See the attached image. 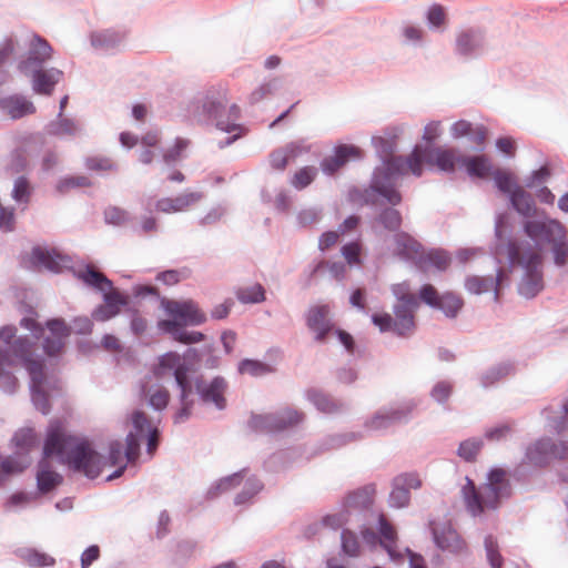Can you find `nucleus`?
<instances>
[{
  "label": "nucleus",
  "mask_w": 568,
  "mask_h": 568,
  "mask_svg": "<svg viewBox=\"0 0 568 568\" xmlns=\"http://www.w3.org/2000/svg\"><path fill=\"white\" fill-rule=\"evenodd\" d=\"M235 295L243 304L261 303L265 300V291L261 284H253L248 287H240L236 290Z\"/></svg>",
  "instance_id": "obj_39"
},
{
  "label": "nucleus",
  "mask_w": 568,
  "mask_h": 568,
  "mask_svg": "<svg viewBox=\"0 0 568 568\" xmlns=\"http://www.w3.org/2000/svg\"><path fill=\"white\" fill-rule=\"evenodd\" d=\"M378 531L381 535V546L387 551L390 559L400 561L404 559V554L397 545V531L395 527L387 520L384 514L378 517Z\"/></svg>",
  "instance_id": "obj_16"
},
{
  "label": "nucleus",
  "mask_w": 568,
  "mask_h": 568,
  "mask_svg": "<svg viewBox=\"0 0 568 568\" xmlns=\"http://www.w3.org/2000/svg\"><path fill=\"white\" fill-rule=\"evenodd\" d=\"M422 480L417 474H400L393 480V489L389 494V505L395 508H403L409 504L410 489H418Z\"/></svg>",
  "instance_id": "obj_11"
},
{
  "label": "nucleus",
  "mask_w": 568,
  "mask_h": 568,
  "mask_svg": "<svg viewBox=\"0 0 568 568\" xmlns=\"http://www.w3.org/2000/svg\"><path fill=\"white\" fill-rule=\"evenodd\" d=\"M30 72L32 73V88L39 94H51L54 85L62 78V71L53 68L48 70L41 69V67L33 68Z\"/></svg>",
  "instance_id": "obj_20"
},
{
  "label": "nucleus",
  "mask_w": 568,
  "mask_h": 568,
  "mask_svg": "<svg viewBox=\"0 0 568 568\" xmlns=\"http://www.w3.org/2000/svg\"><path fill=\"white\" fill-rule=\"evenodd\" d=\"M418 305L395 304L394 324L395 333L399 336H409L415 331V312Z\"/></svg>",
  "instance_id": "obj_19"
},
{
  "label": "nucleus",
  "mask_w": 568,
  "mask_h": 568,
  "mask_svg": "<svg viewBox=\"0 0 568 568\" xmlns=\"http://www.w3.org/2000/svg\"><path fill=\"white\" fill-rule=\"evenodd\" d=\"M510 494L507 473L504 469L495 468L488 475V480L480 488L467 478L463 487V495L468 511L473 516H479L486 510L498 508L500 500Z\"/></svg>",
  "instance_id": "obj_5"
},
{
  "label": "nucleus",
  "mask_w": 568,
  "mask_h": 568,
  "mask_svg": "<svg viewBox=\"0 0 568 568\" xmlns=\"http://www.w3.org/2000/svg\"><path fill=\"white\" fill-rule=\"evenodd\" d=\"M140 452V442L138 439V435L133 434V432H130L126 436V447L125 452L123 454L122 452V445L120 442H112L110 444V452H109V460L112 466H120L118 470H115L112 475L108 477V479L118 478L122 475L125 463L126 462H134Z\"/></svg>",
  "instance_id": "obj_10"
},
{
  "label": "nucleus",
  "mask_w": 568,
  "mask_h": 568,
  "mask_svg": "<svg viewBox=\"0 0 568 568\" xmlns=\"http://www.w3.org/2000/svg\"><path fill=\"white\" fill-rule=\"evenodd\" d=\"M494 180L497 185V187L504 192L511 195V192H514L515 187H518L515 184L514 178L510 173L497 170L494 173Z\"/></svg>",
  "instance_id": "obj_58"
},
{
  "label": "nucleus",
  "mask_w": 568,
  "mask_h": 568,
  "mask_svg": "<svg viewBox=\"0 0 568 568\" xmlns=\"http://www.w3.org/2000/svg\"><path fill=\"white\" fill-rule=\"evenodd\" d=\"M341 539H342V549L346 555H348L351 557H356L359 555L361 545H359L357 536L353 531L343 530Z\"/></svg>",
  "instance_id": "obj_55"
},
{
  "label": "nucleus",
  "mask_w": 568,
  "mask_h": 568,
  "mask_svg": "<svg viewBox=\"0 0 568 568\" xmlns=\"http://www.w3.org/2000/svg\"><path fill=\"white\" fill-rule=\"evenodd\" d=\"M37 481L41 493H49L61 484L62 476L52 470L45 460H42L39 465Z\"/></svg>",
  "instance_id": "obj_32"
},
{
  "label": "nucleus",
  "mask_w": 568,
  "mask_h": 568,
  "mask_svg": "<svg viewBox=\"0 0 568 568\" xmlns=\"http://www.w3.org/2000/svg\"><path fill=\"white\" fill-rule=\"evenodd\" d=\"M104 219L108 224L121 226L129 221V213L118 206H109L104 211Z\"/></svg>",
  "instance_id": "obj_57"
},
{
  "label": "nucleus",
  "mask_w": 568,
  "mask_h": 568,
  "mask_svg": "<svg viewBox=\"0 0 568 568\" xmlns=\"http://www.w3.org/2000/svg\"><path fill=\"white\" fill-rule=\"evenodd\" d=\"M308 397L323 413L332 414L339 409V404L337 402L321 392L311 390L308 392Z\"/></svg>",
  "instance_id": "obj_45"
},
{
  "label": "nucleus",
  "mask_w": 568,
  "mask_h": 568,
  "mask_svg": "<svg viewBox=\"0 0 568 568\" xmlns=\"http://www.w3.org/2000/svg\"><path fill=\"white\" fill-rule=\"evenodd\" d=\"M483 447L480 439H466L460 443L458 455L466 462H474Z\"/></svg>",
  "instance_id": "obj_50"
},
{
  "label": "nucleus",
  "mask_w": 568,
  "mask_h": 568,
  "mask_svg": "<svg viewBox=\"0 0 568 568\" xmlns=\"http://www.w3.org/2000/svg\"><path fill=\"white\" fill-rule=\"evenodd\" d=\"M374 223L386 231L394 232L402 226L403 217L398 210L386 207L378 213Z\"/></svg>",
  "instance_id": "obj_37"
},
{
  "label": "nucleus",
  "mask_w": 568,
  "mask_h": 568,
  "mask_svg": "<svg viewBox=\"0 0 568 568\" xmlns=\"http://www.w3.org/2000/svg\"><path fill=\"white\" fill-rule=\"evenodd\" d=\"M33 187L29 180L24 176H20L16 180L12 190V197L18 203L28 204L32 195Z\"/></svg>",
  "instance_id": "obj_47"
},
{
  "label": "nucleus",
  "mask_w": 568,
  "mask_h": 568,
  "mask_svg": "<svg viewBox=\"0 0 568 568\" xmlns=\"http://www.w3.org/2000/svg\"><path fill=\"white\" fill-rule=\"evenodd\" d=\"M196 388L205 403H213L220 409L225 407L224 393L226 383L221 377H215L211 383L197 382Z\"/></svg>",
  "instance_id": "obj_22"
},
{
  "label": "nucleus",
  "mask_w": 568,
  "mask_h": 568,
  "mask_svg": "<svg viewBox=\"0 0 568 568\" xmlns=\"http://www.w3.org/2000/svg\"><path fill=\"white\" fill-rule=\"evenodd\" d=\"M462 165L466 168L468 174L471 176L486 178L491 171V165L484 155L463 158Z\"/></svg>",
  "instance_id": "obj_38"
},
{
  "label": "nucleus",
  "mask_w": 568,
  "mask_h": 568,
  "mask_svg": "<svg viewBox=\"0 0 568 568\" xmlns=\"http://www.w3.org/2000/svg\"><path fill=\"white\" fill-rule=\"evenodd\" d=\"M426 260L430 265L439 271L446 270L450 264V257L445 251H432L427 254Z\"/></svg>",
  "instance_id": "obj_61"
},
{
  "label": "nucleus",
  "mask_w": 568,
  "mask_h": 568,
  "mask_svg": "<svg viewBox=\"0 0 568 568\" xmlns=\"http://www.w3.org/2000/svg\"><path fill=\"white\" fill-rule=\"evenodd\" d=\"M24 466L12 457L0 458V478L2 476L21 473Z\"/></svg>",
  "instance_id": "obj_63"
},
{
  "label": "nucleus",
  "mask_w": 568,
  "mask_h": 568,
  "mask_svg": "<svg viewBox=\"0 0 568 568\" xmlns=\"http://www.w3.org/2000/svg\"><path fill=\"white\" fill-rule=\"evenodd\" d=\"M410 412V406H400L397 408L381 410L366 423V426L373 430L387 428L404 419Z\"/></svg>",
  "instance_id": "obj_23"
},
{
  "label": "nucleus",
  "mask_w": 568,
  "mask_h": 568,
  "mask_svg": "<svg viewBox=\"0 0 568 568\" xmlns=\"http://www.w3.org/2000/svg\"><path fill=\"white\" fill-rule=\"evenodd\" d=\"M372 322L375 326L379 328L381 332H394L395 333V324L393 321V316L389 313H375L372 315Z\"/></svg>",
  "instance_id": "obj_62"
},
{
  "label": "nucleus",
  "mask_w": 568,
  "mask_h": 568,
  "mask_svg": "<svg viewBox=\"0 0 568 568\" xmlns=\"http://www.w3.org/2000/svg\"><path fill=\"white\" fill-rule=\"evenodd\" d=\"M128 303L126 297L120 292L111 291L105 292L104 303L98 306L92 316L99 322H105L120 313V307Z\"/></svg>",
  "instance_id": "obj_21"
},
{
  "label": "nucleus",
  "mask_w": 568,
  "mask_h": 568,
  "mask_svg": "<svg viewBox=\"0 0 568 568\" xmlns=\"http://www.w3.org/2000/svg\"><path fill=\"white\" fill-rule=\"evenodd\" d=\"M47 325L50 335L44 339V352L49 356H55L62 352L64 339L70 335V328L62 320H51Z\"/></svg>",
  "instance_id": "obj_17"
},
{
  "label": "nucleus",
  "mask_w": 568,
  "mask_h": 568,
  "mask_svg": "<svg viewBox=\"0 0 568 568\" xmlns=\"http://www.w3.org/2000/svg\"><path fill=\"white\" fill-rule=\"evenodd\" d=\"M141 393L149 398V404L155 409H163L168 406L170 394L161 385L152 384V377H146L141 386Z\"/></svg>",
  "instance_id": "obj_27"
},
{
  "label": "nucleus",
  "mask_w": 568,
  "mask_h": 568,
  "mask_svg": "<svg viewBox=\"0 0 568 568\" xmlns=\"http://www.w3.org/2000/svg\"><path fill=\"white\" fill-rule=\"evenodd\" d=\"M78 277L85 284L93 286L102 292H108L113 288L112 282L105 275L99 272L94 266H87L84 270L78 272Z\"/></svg>",
  "instance_id": "obj_33"
},
{
  "label": "nucleus",
  "mask_w": 568,
  "mask_h": 568,
  "mask_svg": "<svg viewBox=\"0 0 568 568\" xmlns=\"http://www.w3.org/2000/svg\"><path fill=\"white\" fill-rule=\"evenodd\" d=\"M203 193L199 191H185L175 197H162L154 202V210L163 214H174L187 211L200 202Z\"/></svg>",
  "instance_id": "obj_12"
},
{
  "label": "nucleus",
  "mask_w": 568,
  "mask_h": 568,
  "mask_svg": "<svg viewBox=\"0 0 568 568\" xmlns=\"http://www.w3.org/2000/svg\"><path fill=\"white\" fill-rule=\"evenodd\" d=\"M505 276L506 274L503 270L498 271L496 282H494L491 278L469 276L466 280L465 286L467 291L473 294H481L484 292H487L493 286H495L496 298H498L499 286L503 283Z\"/></svg>",
  "instance_id": "obj_30"
},
{
  "label": "nucleus",
  "mask_w": 568,
  "mask_h": 568,
  "mask_svg": "<svg viewBox=\"0 0 568 568\" xmlns=\"http://www.w3.org/2000/svg\"><path fill=\"white\" fill-rule=\"evenodd\" d=\"M13 352L22 359V364L30 374L32 400L36 407L41 413L48 414L50 404L48 395L43 390L45 375L42 361L33 357V353H31V345L26 341L16 342L13 345Z\"/></svg>",
  "instance_id": "obj_6"
},
{
  "label": "nucleus",
  "mask_w": 568,
  "mask_h": 568,
  "mask_svg": "<svg viewBox=\"0 0 568 568\" xmlns=\"http://www.w3.org/2000/svg\"><path fill=\"white\" fill-rule=\"evenodd\" d=\"M348 521V511L346 509L336 513L329 514L322 518L321 521L314 526L316 528H331L333 530H337L342 528Z\"/></svg>",
  "instance_id": "obj_49"
},
{
  "label": "nucleus",
  "mask_w": 568,
  "mask_h": 568,
  "mask_svg": "<svg viewBox=\"0 0 568 568\" xmlns=\"http://www.w3.org/2000/svg\"><path fill=\"white\" fill-rule=\"evenodd\" d=\"M316 175V168L304 166L295 172V174L292 178L291 184L297 190L305 189L315 180Z\"/></svg>",
  "instance_id": "obj_48"
},
{
  "label": "nucleus",
  "mask_w": 568,
  "mask_h": 568,
  "mask_svg": "<svg viewBox=\"0 0 568 568\" xmlns=\"http://www.w3.org/2000/svg\"><path fill=\"white\" fill-rule=\"evenodd\" d=\"M481 44V38L473 31H465L457 37V51L460 54H470Z\"/></svg>",
  "instance_id": "obj_41"
},
{
  "label": "nucleus",
  "mask_w": 568,
  "mask_h": 568,
  "mask_svg": "<svg viewBox=\"0 0 568 568\" xmlns=\"http://www.w3.org/2000/svg\"><path fill=\"white\" fill-rule=\"evenodd\" d=\"M52 57V48L49 42L40 36L33 34L29 44L28 58L19 63V70L24 74L33 68H40Z\"/></svg>",
  "instance_id": "obj_13"
},
{
  "label": "nucleus",
  "mask_w": 568,
  "mask_h": 568,
  "mask_svg": "<svg viewBox=\"0 0 568 568\" xmlns=\"http://www.w3.org/2000/svg\"><path fill=\"white\" fill-rule=\"evenodd\" d=\"M304 418V414L295 409H284L277 415H270L260 418L268 430H283L287 427L300 424Z\"/></svg>",
  "instance_id": "obj_24"
},
{
  "label": "nucleus",
  "mask_w": 568,
  "mask_h": 568,
  "mask_svg": "<svg viewBox=\"0 0 568 568\" xmlns=\"http://www.w3.org/2000/svg\"><path fill=\"white\" fill-rule=\"evenodd\" d=\"M18 556L27 565L34 568L50 567L55 564V559L52 556L34 548L20 549Z\"/></svg>",
  "instance_id": "obj_35"
},
{
  "label": "nucleus",
  "mask_w": 568,
  "mask_h": 568,
  "mask_svg": "<svg viewBox=\"0 0 568 568\" xmlns=\"http://www.w3.org/2000/svg\"><path fill=\"white\" fill-rule=\"evenodd\" d=\"M44 457L57 456L69 468L95 478L102 470L100 455L82 438L70 435L61 423L49 426L44 447Z\"/></svg>",
  "instance_id": "obj_2"
},
{
  "label": "nucleus",
  "mask_w": 568,
  "mask_h": 568,
  "mask_svg": "<svg viewBox=\"0 0 568 568\" xmlns=\"http://www.w3.org/2000/svg\"><path fill=\"white\" fill-rule=\"evenodd\" d=\"M91 182L90 180L84 175H78V176H68L64 179H61L57 184V191L61 194L68 193L72 189L75 187H87L90 186Z\"/></svg>",
  "instance_id": "obj_54"
},
{
  "label": "nucleus",
  "mask_w": 568,
  "mask_h": 568,
  "mask_svg": "<svg viewBox=\"0 0 568 568\" xmlns=\"http://www.w3.org/2000/svg\"><path fill=\"white\" fill-rule=\"evenodd\" d=\"M49 132L53 135H72L77 132V125L68 119H60L50 124Z\"/></svg>",
  "instance_id": "obj_60"
},
{
  "label": "nucleus",
  "mask_w": 568,
  "mask_h": 568,
  "mask_svg": "<svg viewBox=\"0 0 568 568\" xmlns=\"http://www.w3.org/2000/svg\"><path fill=\"white\" fill-rule=\"evenodd\" d=\"M17 48V41L12 37L6 38L0 43V68L4 65L13 55Z\"/></svg>",
  "instance_id": "obj_64"
},
{
  "label": "nucleus",
  "mask_w": 568,
  "mask_h": 568,
  "mask_svg": "<svg viewBox=\"0 0 568 568\" xmlns=\"http://www.w3.org/2000/svg\"><path fill=\"white\" fill-rule=\"evenodd\" d=\"M555 264L564 266L568 262V235L552 243L550 246Z\"/></svg>",
  "instance_id": "obj_56"
},
{
  "label": "nucleus",
  "mask_w": 568,
  "mask_h": 568,
  "mask_svg": "<svg viewBox=\"0 0 568 568\" xmlns=\"http://www.w3.org/2000/svg\"><path fill=\"white\" fill-rule=\"evenodd\" d=\"M16 447L29 450L37 445V434L32 428H22L13 437Z\"/></svg>",
  "instance_id": "obj_53"
},
{
  "label": "nucleus",
  "mask_w": 568,
  "mask_h": 568,
  "mask_svg": "<svg viewBox=\"0 0 568 568\" xmlns=\"http://www.w3.org/2000/svg\"><path fill=\"white\" fill-rule=\"evenodd\" d=\"M525 234L534 241L552 245L568 235L566 226L556 219L528 220L524 223Z\"/></svg>",
  "instance_id": "obj_8"
},
{
  "label": "nucleus",
  "mask_w": 568,
  "mask_h": 568,
  "mask_svg": "<svg viewBox=\"0 0 568 568\" xmlns=\"http://www.w3.org/2000/svg\"><path fill=\"white\" fill-rule=\"evenodd\" d=\"M170 372H173L176 384L181 389L182 408L176 417L180 420H184L190 416L191 403L187 398L191 394V384L187 378V367L175 352H169L159 357L158 365L153 368V376L156 379H161Z\"/></svg>",
  "instance_id": "obj_7"
},
{
  "label": "nucleus",
  "mask_w": 568,
  "mask_h": 568,
  "mask_svg": "<svg viewBox=\"0 0 568 568\" xmlns=\"http://www.w3.org/2000/svg\"><path fill=\"white\" fill-rule=\"evenodd\" d=\"M132 423L135 432L133 434L138 435V438L144 434V432H149L148 438V453L153 455L159 444V432L155 428H151L150 420L143 412H135L132 415Z\"/></svg>",
  "instance_id": "obj_29"
},
{
  "label": "nucleus",
  "mask_w": 568,
  "mask_h": 568,
  "mask_svg": "<svg viewBox=\"0 0 568 568\" xmlns=\"http://www.w3.org/2000/svg\"><path fill=\"white\" fill-rule=\"evenodd\" d=\"M2 108L12 119L31 114L36 110L30 101L17 97L2 101Z\"/></svg>",
  "instance_id": "obj_36"
},
{
  "label": "nucleus",
  "mask_w": 568,
  "mask_h": 568,
  "mask_svg": "<svg viewBox=\"0 0 568 568\" xmlns=\"http://www.w3.org/2000/svg\"><path fill=\"white\" fill-rule=\"evenodd\" d=\"M239 372L241 374H247L253 377H260V376L272 373L273 368L270 365H267L263 362H260V361L243 359L239 364Z\"/></svg>",
  "instance_id": "obj_44"
},
{
  "label": "nucleus",
  "mask_w": 568,
  "mask_h": 568,
  "mask_svg": "<svg viewBox=\"0 0 568 568\" xmlns=\"http://www.w3.org/2000/svg\"><path fill=\"white\" fill-rule=\"evenodd\" d=\"M463 300L454 293L440 295L437 308L442 310L447 316L455 317L463 307Z\"/></svg>",
  "instance_id": "obj_42"
},
{
  "label": "nucleus",
  "mask_w": 568,
  "mask_h": 568,
  "mask_svg": "<svg viewBox=\"0 0 568 568\" xmlns=\"http://www.w3.org/2000/svg\"><path fill=\"white\" fill-rule=\"evenodd\" d=\"M510 202L513 207L523 216L529 217L535 215L536 206L530 193L526 192L521 186L515 187L511 192Z\"/></svg>",
  "instance_id": "obj_31"
},
{
  "label": "nucleus",
  "mask_w": 568,
  "mask_h": 568,
  "mask_svg": "<svg viewBox=\"0 0 568 568\" xmlns=\"http://www.w3.org/2000/svg\"><path fill=\"white\" fill-rule=\"evenodd\" d=\"M392 293L396 297L397 304L418 305L417 297L412 293L408 282L394 284L392 286Z\"/></svg>",
  "instance_id": "obj_51"
},
{
  "label": "nucleus",
  "mask_w": 568,
  "mask_h": 568,
  "mask_svg": "<svg viewBox=\"0 0 568 568\" xmlns=\"http://www.w3.org/2000/svg\"><path fill=\"white\" fill-rule=\"evenodd\" d=\"M202 108H203V113H204L205 120H211V119L217 120L216 125L219 129L226 131V132H233L236 129L235 124H232V125L224 124V122L219 120L220 112L222 109V104L220 102H214V101L207 100L203 103Z\"/></svg>",
  "instance_id": "obj_46"
},
{
  "label": "nucleus",
  "mask_w": 568,
  "mask_h": 568,
  "mask_svg": "<svg viewBox=\"0 0 568 568\" xmlns=\"http://www.w3.org/2000/svg\"><path fill=\"white\" fill-rule=\"evenodd\" d=\"M362 156L359 148L354 145L343 144L335 149V153L332 156L325 158L322 163V170L327 174H334L342 166H344L351 160H357Z\"/></svg>",
  "instance_id": "obj_18"
},
{
  "label": "nucleus",
  "mask_w": 568,
  "mask_h": 568,
  "mask_svg": "<svg viewBox=\"0 0 568 568\" xmlns=\"http://www.w3.org/2000/svg\"><path fill=\"white\" fill-rule=\"evenodd\" d=\"M496 254H507L511 265H519L525 270L524 277L518 287L520 295L531 298L542 290L541 267L544 257L540 245L509 241L505 247H497Z\"/></svg>",
  "instance_id": "obj_3"
},
{
  "label": "nucleus",
  "mask_w": 568,
  "mask_h": 568,
  "mask_svg": "<svg viewBox=\"0 0 568 568\" xmlns=\"http://www.w3.org/2000/svg\"><path fill=\"white\" fill-rule=\"evenodd\" d=\"M534 453H538L547 458H565L568 454V447L564 443L554 444L550 439L538 440L534 448L530 450V456L534 458Z\"/></svg>",
  "instance_id": "obj_34"
},
{
  "label": "nucleus",
  "mask_w": 568,
  "mask_h": 568,
  "mask_svg": "<svg viewBox=\"0 0 568 568\" xmlns=\"http://www.w3.org/2000/svg\"><path fill=\"white\" fill-rule=\"evenodd\" d=\"M32 262L39 267H44L48 271L58 273L62 271L69 260L58 254L55 251L36 247L32 251Z\"/></svg>",
  "instance_id": "obj_25"
},
{
  "label": "nucleus",
  "mask_w": 568,
  "mask_h": 568,
  "mask_svg": "<svg viewBox=\"0 0 568 568\" xmlns=\"http://www.w3.org/2000/svg\"><path fill=\"white\" fill-rule=\"evenodd\" d=\"M393 254L402 260L418 262L424 256L422 244L406 232L394 236Z\"/></svg>",
  "instance_id": "obj_15"
},
{
  "label": "nucleus",
  "mask_w": 568,
  "mask_h": 568,
  "mask_svg": "<svg viewBox=\"0 0 568 568\" xmlns=\"http://www.w3.org/2000/svg\"><path fill=\"white\" fill-rule=\"evenodd\" d=\"M462 159L456 156L454 150L415 146L408 156H392L388 159L383 169L375 173L373 189L388 203L397 205L402 202V195L393 186V179L408 173L419 176L425 163L436 165L442 171L452 172L457 163L462 164Z\"/></svg>",
  "instance_id": "obj_1"
},
{
  "label": "nucleus",
  "mask_w": 568,
  "mask_h": 568,
  "mask_svg": "<svg viewBox=\"0 0 568 568\" xmlns=\"http://www.w3.org/2000/svg\"><path fill=\"white\" fill-rule=\"evenodd\" d=\"M362 245L358 242H352L342 247V254L345 257L347 264L359 265Z\"/></svg>",
  "instance_id": "obj_59"
},
{
  "label": "nucleus",
  "mask_w": 568,
  "mask_h": 568,
  "mask_svg": "<svg viewBox=\"0 0 568 568\" xmlns=\"http://www.w3.org/2000/svg\"><path fill=\"white\" fill-rule=\"evenodd\" d=\"M18 341H26L27 343H29L31 345V349L33 348V345L27 339V338H18L16 339L11 347H10V352H1L0 351V379L1 378H7L10 384L12 385V387L14 388L16 385L18 384V381L16 379V377H13L12 375H10L6 368L7 367H11L13 365V359H12V356L19 358L21 362L22 359L17 356L13 352V345L16 344V342Z\"/></svg>",
  "instance_id": "obj_40"
},
{
  "label": "nucleus",
  "mask_w": 568,
  "mask_h": 568,
  "mask_svg": "<svg viewBox=\"0 0 568 568\" xmlns=\"http://www.w3.org/2000/svg\"><path fill=\"white\" fill-rule=\"evenodd\" d=\"M162 307L172 320H162L158 327L170 334L174 341L190 345L204 339L201 332H187L183 329L186 325H201L206 322L205 313L193 300H163Z\"/></svg>",
  "instance_id": "obj_4"
},
{
  "label": "nucleus",
  "mask_w": 568,
  "mask_h": 568,
  "mask_svg": "<svg viewBox=\"0 0 568 568\" xmlns=\"http://www.w3.org/2000/svg\"><path fill=\"white\" fill-rule=\"evenodd\" d=\"M374 485H367L348 494L344 499V508L349 511L351 509H366L372 506L375 496Z\"/></svg>",
  "instance_id": "obj_28"
},
{
  "label": "nucleus",
  "mask_w": 568,
  "mask_h": 568,
  "mask_svg": "<svg viewBox=\"0 0 568 568\" xmlns=\"http://www.w3.org/2000/svg\"><path fill=\"white\" fill-rule=\"evenodd\" d=\"M307 328L315 334V341L323 343L334 331L331 307L327 304H317L308 308L305 314Z\"/></svg>",
  "instance_id": "obj_9"
},
{
  "label": "nucleus",
  "mask_w": 568,
  "mask_h": 568,
  "mask_svg": "<svg viewBox=\"0 0 568 568\" xmlns=\"http://www.w3.org/2000/svg\"><path fill=\"white\" fill-rule=\"evenodd\" d=\"M434 540L444 551L452 554H463L467 550V545L450 524L435 526L433 528Z\"/></svg>",
  "instance_id": "obj_14"
},
{
  "label": "nucleus",
  "mask_w": 568,
  "mask_h": 568,
  "mask_svg": "<svg viewBox=\"0 0 568 568\" xmlns=\"http://www.w3.org/2000/svg\"><path fill=\"white\" fill-rule=\"evenodd\" d=\"M485 549L487 559L493 568L503 567V557L499 552V546L496 538L491 535L485 538Z\"/></svg>",
  "instance_id": "obj_52"
},
{
  "label": "nucleus",
  "mask_w": 568,
  "mask_h": 568,
  "mask_svg": "<svg viewBox=\"0 0 568 568\" xmlns=\"http://www.w3.org/2000/svg\"><path fill=\"white\" fill-rule=\"evenodd\" d=\"M308 151L307 148L298 143H290L286 146L275 150L270 155V163L274 170L283 171L291 161H294L303 152Z\"/></svg>",
  "instance_id": "obj_26"
},
{
  "label": "nucleus",
  "mask_w": 568,
  "mask_h": 568,
  "mask_svg": "<svg viewBox=\"0 0 568 568\" xmlns=\"http://www.w3.org/2000/svg\"><path fill=\"white\" fill-rule=\"evenodd\" d=\"M324 270H327L331 277L336 281H342L346 276V266L342 262L321 261L312 272V276L320 275Z\"/></svg>",
  "instance_id": "obj_43"
}]
</instances>
